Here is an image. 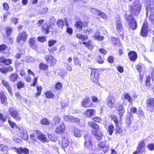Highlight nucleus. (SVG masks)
<instances>
[{
	"label": "nucleus",
	"instance_id": "f257e3e1",
	"mask_svg": "<svg viewBox=\"0 0 154 154\" xmlns=\"http://www.w3.org/2000/svg\"><path fill=\"white\" fill-rule=\"evenodd\" d=\"M128 9L130 14H125V18L130 29L134 30L138 27L137 21L134 17L140 15L142 9V5L140 1H134L132 4L129 5Z\"/></svg>",
	"mask_w": 154,
	"mask_h": 154
},
{
	"label": "nucleus",
	"instance_id": "f03ea898",
	"mask_svg": "<svg viewBox=\"0 0 154 154\" xmlns=\"http://www.w3.org/2000/svg\"><path fill=\"white\" fill-rule=\"evenodd\" d=\"M93 121H89L88 122V125L91 127V133L94 136L97 140H101L103 136V133L100 130V127L96 122L100 123L102 122L101 119L98 116H95L92 119Z\"/></svg>",
	"mask_w": 154,
	"mask_h": 154
},
{
	"label": "nucleus",
	"instance_id": "7ed1b4c3",
	"mask_svg": "<svg viewBox=\"0 0 154 154\" xmlns=\"http://www.w3.org/2000/svg\"><path fill=\"white\" fill-rule=\"evenodd\" d=\"M146 10L147 13L150 11L149 20L154 25V0H146Z\"/></svg>",
	"mask_w": 154,
	"mask_h": 154
},
{
	"label": "nucleus",
	"instance_id": "20e7f679",
	"mask_svg": "<svg viewBox=\"0 0 154 154\" xmlns=\"http://www.w3.org/2000/svg\"><path fill=\"white\" fill-rule=\"evenodd\" d=\"M90 79L95 84L99 83V78L100 69H98L91 68Z\"/></svg>",
	"mask_w": 154,
	"mask_h": 154
},
{
	"label": "nucleus",
	"instance_id": "39448f33",
	"mask_svg": "<svg viewBox=\"0 0 154 154\" xmlns=\"http://www.w3.org/2000/svg\"><path fill=\"white\" fill-rule=\"evenodd\" d=\"M146 142L145 140L139 141L137 147V150L134 152L132 154H140L145 152Z\"/></svg>",
	"mask_w": 154,
	"mask_h": 154
},
{
	"label": "nucleus",
	"instance_id": "423d86ee",
	"mask_svg": "<svg viewBox=\"0 0 154 154\" xmlns=\"http://www.w3.org/2000/svg\"><path fill=\"white\" fill-rule=\"evenodd\" d=\"M44 58L46 63L50 67H53L56 64L57 60L53 55L50 54L46 55L45 56Z\"/></svg>",
	"mask_w": 154,
	"mask_h": 154
},
{
	"label": "nucleus",
	"instance_id": "0eeeda50",
	"mask_svg": "<svg viewBox=\"0 0 154 154\" xmlns=\"http://www.w3.org/2000/svg\"><path fill=\"white\" fill-rule=\"evenodd\" d=\"M8 111L10 115L16 121H19L21 120V117L17 109L10 107Z\"/></svg>",
	"mask_w": 154,
	"mask_h": 154
},
{
	"label": "nucleus",
	"instance_id": "6e6552de",
	"mask_svg": "<svg viewBox=\"0 0 154 154\" xmlns=\"http://www.w3.org/2000/svg\"><path fill=\"white\" fill-rule=\"evenodd\" d=\"M146 104L147 111L151 112H154V97L147 98Z\"/></svg>",
	"mask_w": 154,
	"mask_h": 154
},
{
	"label": "nucleus",
	"instance_id": "1a4fd4ad",
	"mask_svg": "<svg viewBox=\"0 0 154 154\" xmlns=\"http://www.w3.org/2000/svg\"><path fill=\"white\" fill-rule=\"evenodd\" d=\"M28 35L25 31H23L19 32L16 38V41L18 43H20L21 42H25L27 40Z\"/></svg>",
	"mask_w": 154,
	"mask_h": 154
},
{
	"label": "nucleus",
	"instance_id": "9d476101",
	"mask_svg": "<svg viewBox=\"0 0 154 154\" xmlns=\"http://www.w3.org/2000/svg\"><path fill=\"white\" fill-rule=\"evenodd\" d=\"M19 136L23 140H26L28 139V135L27 131L22 127H19L17 131Z\"/></svg>",
	"mask_w": 154,
	"mask_h": 154
},
{
	"label": "nucleus",
	"instance_id": "9b49d317",
	"mask_svg": "<svg viewBox=\"0 0 154 154\" xmlns=\"http://www.w3.org/2000/svg\"><path fill=\"white\" fill-rule=\"evenodd\" d=\"M85 141L84 143V147L87 149H92V140L91 137L88 134L84 136Z\"/></svg>",
	"mask_w": 154,
	"mask_h": 154
},
{
	"label": "nucleus",
	"instance_id": "f8f14e48",
	"mask_svg": "<svg viewBox=\"0 0 154 154\" xmlns=\"http://www.w3.org/2000/svg\"><path fill=\"white\" fill-rule=\"evenodd\" d=\"M74 26L77 29L82 30L83 28L88 26V23L86 21H82L81 20H79L76 21Z\"/></svg>",
	"mask_w": 154,
	"mask_h": 154
},
{
	"label": "nucleus",
	"instance_id": "ddd939ff",
	"mask_svg": "<svg viewBox=\"0 0 154 154\" xmlns=\"http://www.w3.org/2000/svg\"><path fill=\"white\" fill-rule=\"evenodd\" d=\"M148 24L146 20H145L141 28L140 35L142 37H146L148 34Z\"/></svg>",
	"mask_w": 154,
	"mask_h": 154
},
{
	"label": "nucleus",
	"instance_id": "4468645a",
	"mask_svg": "<svg viewBox=\"0 0 154 154\" xmlns=\"http://www.w3.org/2000/svg\"><path fill=\"white\" fill-rule=\"evenodd\" d=\"M90 100V97L88 96H85V97L83 98L81 102V106L84 108H90L92 106L93 103H92L90 105H88Z\"/></svg>",
	"mask_w": 154,
	"mask_h": 154
},
{
	"label": "nucleus",
	"instance_id": "2eb2a0df",
	"mask_svg": "<svg viewBox=\"0 0 154 154\" xmlns=\"http://www.w3.org/2000/svg\"><path fill=\"white\" fill-rule=\"evenodd\" d=\"M98 148L100 150H102L103 152L105 153L107 152L109 149V146L106 144L105 142H102L98 144Z\"/></svg>",
	"mask_w": 154,
	"mask_h": 154
},
{
	"label": "nucleus",
	"instance_id": "dca6fc26",
	"mask_svg": "<svg viewBox=\"0 0 154 154\" xmlns=\"http://www.w3.org/2000/svg\"><path fill=\"white\" fill-rule=\"evenodd\" d=\"M117 111L118 112V114L119 117V122L122 121V117L123 116L125 112V109L123 105L121 103L118 104L116 107Z\"/></svg>",
	"mask_w": 154,
	"mask_h": 154
},
{
	"label": "nucleus",
	"instance_id": "f3484780",
	"mask_svg": "<svg viewBox=\"0 0 154 154\" xmlns=\"http://www.w3.org/2000/svg\"><path fill=\"white\" fill-rule=\"evenodd\" d=\"M12 149H15V152L18 154H29V150L26 148H23L22 147L19 148H17L14 147L12 148Z\"/></svg>",
	"mask_w": 154,
	"mask_h": 154
},
{
	"label": "nucleus",
	"instance_id": "a211bd4d",
	"mask_svg": "<svg viewBox=\"0 0 154 154\" xmlns=\"http://www.w3.org/2000/svg\"><path fill=\"white\" fill-rule=\"evenodd\" d=\"M115 26L116 29L118 32L120 33L123 31L124 28L122 22L120 19L119 18L116 20Z\"/></svg>",
	"mask_w": 154,
	"mask_h": 154
},
{
	"label": "nucleus",
	"instance_id": "6ab92c4d",
	"mask_svg": "<svg viewBox=\"0 0 154 154\" xmlns=\"http://www.w3.org/2000/svg\"><path fill=\"white\" fill-rule=\"evenodd\" d=\"M2 83L7 90L10 95L13 94L12 88L8 82L5 79H1Z\"/></svg>",
	"mask_w": 154,
	"mask_h": 154
},
{
	"label": "nucleus",
	"instance_id": "aec40b11",
	"mask_svg": "<svg viewBox=\"0 0 154 154\" xmlns=\"http://www.w3.org/2000/svg\"><path fill=\"white\" fill-rule=\"evenodd\" d=\"M106 103L109 107L113 108L115 104V98L112 96L109 95L106 100Z\"/></svg>",
	"mask_w": 154,
	"mask_h": 154
},
{
	"label": "nucleus",
	"instance_id": "412c9836",
	"mask_svg": "<svg viewBox=\"0 0 154 154\" xmlns=\"http://www.w3.org/2000/svg\"><path fill=\"white\" fill-rule=\"evenodd\" d=\"M95 110L93 109H87L83 113V115L86 117L89 118L94 115Z\"/></svg>",
	"mask_w": 154,
	"mask_h": 154
},
{
	"label": "nucleus",
	"instance_id": "4be33fe9",
	"mask_svg": "<svg viewBox=\"0 0 154 154\" xmlns=\"http://www.w3.org/2000/svg\"><path fill=\"white\" fill-rule=\"evenodd\" d=\"M130 60L131 61H135L137 58V53L134 51H130L128 54Z\"/></svg>",
	"mask_w": 154,
	"mask_h": 154
},
{
	"label": "nucleus",
	"instance_id": "5701e85b",
	"mask_svg": "<svg viewBox=\"0 0 154 154\" xmlns=\"http://www.w3.org/2000/svg\"><path fill=\"white\" fill-rule=\"evenodd\" d=\"M65 130V125L63 123H62L59 126L56 128L55 132L57 134H60L64 132Z\"/></svg>",
	"mask_w": 154,
	"mask_h": 154
},
{
	"label": "nucleus",
	"instance_id": "b1692460",
	"mask_svg": "<svg viewBox=\"0 0 154 154\" xmlns=\"http://www.w3.org/2000/svg\"><path fill=\"white\" fill-rule=\"evenodd\" d=\"M35 39V38H30L28 42L29 47L32 49L36 50L38 48V45Z\"/></svg>",
	"mask_w": 154,
	"mask_h": 154
},
{
	"label": "nucleus",
	"instance_id": "393cba45",
	"mask_svg": "<svg viewBox=\"0 0 154 154\" xmlns=\"http://www.w3.org/2000/svg\"><path fill=\"white\" fill-rule=\"evenodd\" d=\"M12 62V60L10 59H5L3 56L0 57V63H3L5 65L8 66L11 64Z\"/></svg>",
	"mask_w": 154,
	"mask_h": 154
},
{
	"label": "nucleus",
	"instance_id": "a878e982",
	"mask_svg": "<svg viewBox=\"0 0 154 154\" xmlns=\"http://www.w3.org/2000/svg\"><path fill=\"white\" fill-rule=\"evenodd\" d=\"M0 102L5 105H7L8 103L7 97L2 91L0 92Z\"/></svg>",
	"mask_w": 154,
	"mask_h": 154
},
{
	"label": "nucleus",
	"instance_id": "bb28decb",
	"mask_svg": "<svg viewBox=\"0 0 154 154\" xmlns=\"http://www.w3.org/2000/svg\"><path fill=\"white\" fill-rule=\"evenodd\" d=\"M37 138L40 142L43 143H47L49 141L46 135L43 134H41L38 135Z\"/></svg>",
	"mask_w": 154,
	"mask_h": 154
},
{
	"label": "nucleus",
	"instance_id": "cd10ccee",
	"mask_svg": "<svg viewBox=\"0 0 154 154\" xmlns=\"http://www.w3.org/2000/svg\"><path fill=\"white\" fill-rule=\"evenodd\" d=\"M9 78L11 82H13L17 81L19 78V76L17 73H13L9 75Z\"/></svg>",
	"mask_w": 154,
	"mask_h": 154
},
{
	"label": "nucleus",
	"instance_id": "c85d7f7f",
	"mask_svg": "<svg viewBox=\"0 0 154 154\" xmlns=\"http://www.w3.org/2000/svg\"><path fill=\"white\" fill-rule=\"evenodd\" d=\"M152 86L151 83V77L149 75H148L146 77V80L145 83V86L147 89H149Z\"/></svg>",
	"mask_w": 154,
	"mask_h": 154
},
{
	"label": "nucleus",
	"instance_id": "c756f323",
	"mask_svg": "<svg viewBox=\"0 0 154 154\" xmlns=\"http://www.w3.org/2000/svg\"><path fill=\"white\" fill-rule=\"evenodd\" d=\"M69 141L67 137L64 136L62 137V146L63 149H65L68 145Z\"/></svg>",
	"mask_w": 154,
	"mask_h": 154
},
{
	"label": "nucleus",
	"instance_id": "7c9ffc66",
	"mask_svg": "<svg viewBox=\"0 0 154 154\" xmlns=\"http://www.w3.org/2000/svg\"><path fill=\"white\" fill-rule=\"evenodd\" d=\"M100 32L97 30L93 35V38L95 40H97L99 41H102L104 39V37L102 35H100Z\"/></svg>",
	"mask_w": 154,
	"mask_h": 154
},
{
	"label": "nucleus",
	"instance_id": "2f4dec72",
	"mask_svg": "<svg viewBox=\"0 0 154 154\" xmlns=\"http://www.w3.org/2000/svg\"><path fill=\"white\" fill-rule=\"evenodd\" d=\"M95 15L100 16V18L103 19H106L107 17L106 15L104 13L97 9L95 10Z\"/></svg>",
	"mask_w": 154,
	"mask_h": 154
},
{
	"label": "nucleus",
	"instance_id": "473e14b6",
	"mask_svg": "<svg viewBox=\"0 0 154 154\" xmlns=\"http://www.w3.org/2000/svg\"><path fill=\"white\" fill-rule=\"evenodd\" d=\"M110 39V42L113 45H117L120 44V40L117 38L112 36Z\"/></svg>",
	"mask_w": 154,
	"mask_h": 154
},
{
	"label": "nucleus",
	"instance_id": "72a5a7b5",
	"mask_svg": "<svg viewBox=\"0 0 154 154\" xmlns=\"http://www.w3.org/2000/svg\"><path fill=\"white\" fill-rule=\"evenodd\" d=\"M39 68L40 70H47L49 68V65L42 63H40L38 65Z\"/></svg>",
	"mask_w": 154,
	"mask_h": 154
},
{
	"label": "nucleus",
	"instance_id": "f704fd0d",
	"mask_svg": "<svg viewBox=\"0 0 154 154\" xmlns=\"http://www.w3.org/2000/svg\"><path fill=\"white\" fill-rule=\"evenodd\" d=\"M72 132L74 135L77 137H80L82 136V131L79 129L74 128Z\"/></svg>",
	"mask_w": 154,
	"mask_h": 154
},
{
	"label": "nucleus",
	"instance_id": "c9c22d12",
	"mask_svg": "<svg viewBox=\"0 0 154 154\" xmlns=\"http://www.w3.org/2000/svg\"><path fill=\"white\" fill-rule=\"evenodd\" d=\"M76 37L82 41L86 40L88 39V37L87 35L77 33L76 34Z\"/></svg>",
	"mask_w": 154,
	"mask_h": 154
},
{
	"label": "nucleus",
	"instance_id": "e433bc0d",
	"mask_svg": "<svg viewBox=\"0 0 154 154\" xmlns=\"http://www.w3.org/2000/svg\"><path fill=\"white\" fill-rule=\"evenodd\" d=\"M8 46L5 44H1L0 45V53L5 54L8 51Z\"/></svg>",
	"mask_w": 154,
	"mask_h": 154
},
{
	"label": "nucleus",
	"instance_id": "4c0bfd02",
	"mask_svg": "<svg viewBox=\"0 0 154 154\" xmlns=\"http://www.w3.org/2000/svg\"><path fill=\"white\" fill-rule=\"evenodd\" d=\"M111 120H112L115 124V125H119V121L118 120L117 116L115 115L112 114L109 116Z\"/></svg>",
	"mask_w": 154,
	"mask_h": 154
},
{
	"label": "nucleus",
	"instance_id": "58836bf2",
	"mask_svg": "<svg viewBox=\"0 0 154 154\" xmlns=\"http://www.w3.org/2000/svg\"><path fill=\"white\" fill-rule=\"evenodd\" d=\"M5 35L8 36L11 35L13 31V29L10 26H7L5 27Z\"/></svg>",
	"mask_w": 154,
	"mask_h": 154
},
{
	"label": "nucleus",
	"instance_id": "ea45409f",
	"mask_svg": "<svg viewBox=\"0 0 154 154\" xmlns=\"http://www.w3.org/2000/svg\"><path fill=\"white\" fill-rule=\"evenodd\" d=\"M119 125H115V134L118 136L121 134L123 132V129L119 126Z\"/></svg>",
	"mask_w": 154,
	"mask_h": 154
},
{
	"label": "nucleus",
	"instance_id": "a19ab883",
	"mask_svg": "<svg viewBox=\"0 0 154 154\" xmlns=\"http://www.w3.org/2000/svg\"><path fill=\"white\" fill-rule=\"evenodd\" d=\"M36 89L37 92L34 95V97L35 98H37L41 95L43 88L41 86H39L36 87Z\"/></svg>",
	"mask_w": 154,
	"mask_h": 154
},
{
	"label": "nucleus",
	"instance_id": "79ce46f5",
	"mask_svg": "<svg viewBox=\"0 0 154 154\" xmlns=\"http://www.w3.org/2000/svg\"><path fill=\"white\" fill-rule=\"evenodd\" d=\"M124 99L127 100L131 104L133 103V99L131 95L128 93H126L124 95Z\"/></svg>",
	"mask_w": 154,
	"mask_h": 154
},
{
	"label": "nucleus",
	"instance_id": "37998d69",
	"mask_svg": "<svg viewBox=\"0 0 154 154\" xmlns=\"http://www.w3.org/2000/svg\"><path fill=\"white\" fill-rule=\"evenodd\" d=\"M56 24L58 28L63 29L64 25L63 21L61 19H59L57 20Z\"/></svg>",
	"mask_w": 154,
	"mask_h": 154
},
{
	"label": "nucleus",
	"instance_id": "c03bdc74",
	"mask_svg": "<svg viewBox=\"0 0 154 154\" xmlns=\"http://www.w3.org/2000/svg\"><path fill=\"white\" fill-rule=\"evenodd\" d=\"M45 95L47 98H53L54 97V94L50 91H47L45 93Z\"/></svg>",
	"mask_w": 154,
	"mask_h": 154
},
{
	"label": "nucleus",
	"instance_id": "a18cd8bd",
	"mask_svg": "<svg viewBox=\"0 0 154 154\" xmlns=\"http://www.w3.org/2000/svg\"><path fill=\"white\" fill-rule=\"evenodd\" d=\"M74 64L79 67L81 66V63L79 60V57H75L73 58Z\"/></svg>",
	"mask_w": 154,
	"mask_h": 154
},
{
	"label": "nucleus",
	"instance_id": "49530a36",
	"mask_svg": "<svg viewBox=\"0 0 154 154\" xmlns=\"http://www.w3.org/2000/svg\"><path fill=\"white\" fill-rule=\"evenodd\" d=\"M82 43L85 45V47L89 49L92 50L93 48V45L91 44L90 41H88L87 42H83Z\"/></svg>",
	"mask_w": 154,
	"mask_h": 154
},
{
	"label": "nucleus",
	"instance_id": "de8ad7c7",
	"mask_svg": "<svg viewBox=\"0 0 154 154\" xmlns=\"http://www.w3.org/2000/svg\"><path fill=\"white\" fill-rule=\"evenodd\" d=\"M42 125H49L50 124L49 120L46 118H44L42 119L40 122Z\"/></svg>",
	"mask_w": 154,
	"mask_h": 154
},
{
	"label": "nucleus",
	"instance_id": "09e8293b",
	"mask_svg": "<svg viewBox=\"0 0 154 154\" xmlns=\"http://www.w3.org/2000/svg\"><path fill=\"white\" fill-rule=\"evenodd\" d=\"M114 130V127L113 125L110 124L108 126L107 131L110 135H112Z\"/></svg>",
	"mask_w": 154,
	"mask_h": 154
},
{
	"label": "nucleus",
	"instance_id": "8fccbe9b",
	"mask_svg": "<svg viewBox=\"0 0 154 154\" xmlns=\"http://www.w3.org/2000/svg\"><path fill=\"white\" fill-rule=\"evenodd\" d=\"M0 72L4 74H6L7 73L6 67L3 66V65L1 63H0Z\"/></svg>",
	"mask_w": 154,
	"mask_h": 154
},
{
	"label": "nucleus",
	"instance_id": "3c124183",
	"mask_svg": "<svg viewBox=\"0 0 154 154\" xmlns=\"http://www.w3.org/2000/svg\"><path fill=\"white\" fill-rule=\"evenodd\" d=\"M137 114L138 115V117L140 118H143L145 116L144 112L141 109L138 110L137 111Z\"/></svg>",
	"mask_w": 154,
	"mask_h": 154
},
{
	"label": "nucleus",
	"instance_id": "603ef678",
	"mask_svg": "<svg viewBox=\"0 0 154 154\" xmlns=\"http://www.w3.org/2000/svg\"><path fill=\"white\" fill-rule=\"evenodd\" d=\"M133 119V116L131 114H130L129 116H128L127 117L126 121V123L128 125H130Z\"/></svg>",
	"mask_w": 154,
	"mask_h": 154
},
{
	"label": "nucleus",
	"instance_id": "864d4df0",
	"mask_svg": "<svg viewBox=\"0 0 154 154\" xmlns=\"http://www.w3.org/2000/svg\"><path fill=\"white\" fill-rule=\"evenodd\" d=\"M17 87L18 89H20L24 86V83L21 81H19L16 83Z\"/></svg>",
	"mask_w": 154,
	"mask_h": 154
},
{
	"label": "nucleus",
	"instance_id": "5fc2aeb1",
	"mask_svg": "<svg viewBox=\"0 0 154 154\" xmlns=\"http://www.w3.org/2000/svg\"><path fill=\"white\" fill-rule=\"evenodd\" d=\"M62 87V84L59 82H57L55 85L54 88L57 90H61Z\"/></svg>",
	"mask_w": 154,
	"mask_h": 154
},
{
	"label": "nucleus",
	"instance_id": "6e6d98bb",
	"mask_svg": "<svg viewBox=\"0 0 154 154\" xmlns=\"http://www.w3.org/2000/svg\"><path fill=\"white\" fill-rule=\"evenodd\" d=\"M86 28H87L86 29H83V31L84 33L86 35H89L93 31L91 28H89L88 26Z\"/></svg>",
	"mask_w": 154,
	"mask_h": 154
},
{
	"label": "nucleus",
	"instance_id": "4d7b16f0",
	"mask_svg": "<svg viewBox=\"0 0 154 154\" xmlns=\"http://www.w3.org/2000/svg\"><path fill=\"white\" fill-rule=\"evenodd\" d=\"M96 60L97 63L99 64H102L103 62V60L102 59L100 55L97 56L96 58Z\"/></svg>",
	"mask_w": 154,
	"mask_h": 154
},
{
	"label": "nucleus",
	"instance_id": "13d9d810",
	"mask_svg": "<svg viewBox=\"0 0 154 154\" xmlns=\"http://www.w3.org/2000/svg\"><path fill=\"white\" fill-rule=\"evenodd\" d=\"M60 118L58 116H55L54 118L53 121L55 125L58 124L60 121Z\"/></svg>",
	"mask_w": 154,
	"mask_h": 154
},
{
	"label": "nucleus",
	"instance_id": "bf43d9fd",
	"mask_svg": "<svg viewBox=\"0 0 154 154\" xmlns=\"http://www.w3.org/2000/svg\"><path fill=\"white\" fill-rule=\"evenodd\" d=\"M48 46L51 47L54 45L57 42V41L55 40H51L48 41Z\"/></svg>",
	"mask_w": 154,
	"mask_h": 154
},
{
	"label": "nucleus",
	"instance_id": "052dcab7",
	"mask_svg": "<svg viewBox=\"0 0 154 154\" xmlns=\"http://www.w3.org/2000/svg\"><path fill=\"white\" fill-rule=\"evenodd\" d=\"M3 10L8 11L9 9L8 4L6 2H4L3 4Z\"/></svg>",
	"mask_w": 154,
	"mask_h": 154
},
{
	"label": "nucleus",
	"instance_id": "680f3d73",
	"mask_svg": "<svg viewBox=\"0 0 154 154\" xmlns=\"http://www.w3.org/2000/svg\"><path fill=\"white\" fill-rule=\"evenodd\" d=\"M37 40L41 42H43L46 40L45 36H38L37 38Z\"/></svg>",
	"mask_w": 154,
	"mask_h": 154
},
{
	"label": "nucleus",
	"instance_id": "e2e57ef3",
	"mask_svg": "<svg viewBox=\"0 0 154 154\" xmlns=\"http://www.w3.org/2000/svg\"><path fill=\"white\" fill-rule=\"evenodd\" d=\"M8 122L10 126L12 128H14L15 126H17V125L15 122L11 121L10 119L8 120Z\"/></svg>",
	"mask_w": 154,
	"mask_h": 154
},
{
	"label": "nucleus",
	"instance_id": "0e129e2a",
	"mask_svg": "<svg viewBox=\"0 0 154 154\" xmlns=\"http://www.w3.org/2000/svg\"><path fill=\"white\" fill-rule=\"evenodd\" d=\"M107 61L110 63H112L114 61V59L113 57L111 55L109 56L107 58Z\"/></svg>",
	"mask_w": 154,
	"mask_h": 154
},
{
	"label": "nucleus",
	"instance_id": "69168bd1",
	"mask_svg": "<svg viewBox=\"0 0 154 154\" xmlns=\"http://www.w3.org/2000/svg\"><path fill=\"white\" fill-rule=\"evenodd\" d=\"M72 116H65L64 117V119L66 121L71 122Z\"/></svg>",
	"mask_w": 154,
	"mask_h": 154
},
{
	"label": "nucleus",
	"instance_id": "338daca9",
	"mask_svg": "<svg viewBox=\"0 0 154 154\" xmlns=\"http://www.w3.org/2000/svg\"><path fill=\"white\" fill-rule=\"evenodd\" d=\"M136 69L139 73H140L141 72L142 70V66L140 64H137L136 65Z\"/></svg>",
	"mask_w": 154,
	"mask_h": 154
},
{
	"label": "nucleus",
	"instance_id": "774afa93",
	"mask_svg": "<svg viewBox=\"0 0 154 154\" xmlns=\"http://www.w3.org/2000/svg\"><path fill=\"white\" fill-rule=\"evenodd\" d=\"M148 148L150 151L154 150V144L153 143L149 144L147 146Z\"/></svg>",
	"mask_w": 154,
	"mask_h": 154
}]
</instances>
